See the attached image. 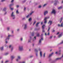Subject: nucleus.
Segmentation results:
<instances>
[{"instance_id": "1", "label": "nucleus", "mask_w": 63, "mask_h": 63, "mask_svg": "<svg viewBox=\"0 0 63 63\" xmlns=\"http://www.w3.org/2000/svg\"><path fill=\"white\" fill-rule=\"evenodd\" d=\"M10 36H14V35H8V36L7 37V38L5 40V43L6 44H8V42L7 41L8 40H9V39H10Z\"/></svg>"}, {"instance_id": "2", "label": "nucleus", "mask_w": 63, "mask_h": 63, "mask_svg": "<svg viewBox=\"0 0 63 63\" xmlns=\"http://www.w3.org/2000/svg\"><path fill=\"white\" fill-rule=\"evenodd\" d=\"M18 50L19 51H22L23 50V46H19L18 47Z\"/></svg>"}, {"instance_id": "3", "label": "nucleus", "mask_w": 63, "mask_h": 63, "mask_svg": "<svg viewBox=\"0 0 63 63\" xmlns=\"http://www.w3.org/2000/svg\"><path fill=\"white\" fill-rule=\"evenodd\" d=\"M11 16L12 18V19H15L16 18V17L15 15H14V12H12L11 15Z\"/></svg>"}, {"instance_id": "4", "label": "nucleus", "mask_w": 63, "mask_h": 63, "mask_svg": "<svg viewBox=\"0 0 63 63\" xmlns=\"http://www.w3.org/2000/svg\"><path fill=\"white\" fill-rule=\"evenodd\" d=\"M49 18V17H45L44 19V23H45V24H46V23H47V19H48V18Z\"/></svg>"}, {"instance_id": "5", "label": "nucleus", "mask_w": 63, "mask_h": 63, "mask_svg": "<svg viewBox=\"0 0 63 63\" xmlns=\"http://www.w3.org/2000/svg\"><path fill=\"white\" fill-rule=\"evenodd\" d=\"M34 13V12H32L28 14L27 16H26V17L28 18L29 17V16L32 15V14H33Z\"/></svg>"}, {"instance_id": "6", "label": "nucleus", "mask_w": 63, "mask_h": 63, "mask_svg": "<svg viewBox=\"0 0 63 63\" xmlns=\"http://www.w3.org/2000/svg\"><path fill=\"white\" fill-rule=\"evenodd\" d=\"M43 40V38H42L41 39H40L39 41L38 45H40L41 44V43H42V41Z\"/></svg>"}, {"instance_id": "7", "label": "nucleus", "mask_w": 63, "mask_h": 63, "mask_svg": "<svg viewBox=\"0 0 63 63\" xmlns=\"http://www.w3.org/2000/svg\"><path fill=\"white\" fill-rule=\"evenodd\" d=\"M56 11V10L54 9H53L51 13V14H54V15H55Z\"/></svg>"}, {"instance_id": "8", "label": "nucleus", "mask_w": 63, "mask_h": 63, "mask_svg": "<svg viewBox=\"0 0 63 63\" xmlns=\"http://www.w3.org/2000/svg\"><path fill=\"white\" fill-rule=\"evenodd\" d=\"M49 61L50 62V63H55V60H51V59H50Z\"/></svg>"}, {"instance_id": "9", "label": "nucleus", "mask_w": 63, "mask_h": 63, "mask_svg": "<svg viewBox=\"0 0 63 63\" xmlns=\"http://www.w3.org/2000/svg\"><path fill=\"white\" fill-rule=\"evenodd\" d=\"M21 59V57L20 56H18L17 58L16 59V61L17 62H18V60H20Z\"/></svg>"}, {"instance_id": "10", "label": "nucleus", "mask_w": 63, "mask_h": 63, "mask_svg": "<svg viewBox=\"0 0 63 63\" xmlns=\"http://www.w3.org/2000/svg\"><path fill=\"white\" fill-rule=\"evenodd\" d=\"M48 14V11H46L44 12V16H46V15Z\"/></svg>"}, {"instance_id": "11", "label": "nucleus", "mask_w": 63, "mask_h": 63, "mask_svg": "<svg viewBox=\"0 0 63 63\" xmlns=\"http://www.w3.org/2000/svg\"><path fill=\"white\" fill-rule=\"evenodd\" d=\"M24 29L25 30L27 29V24H26L24 25Z\"/></svg>"}, {"instance_id": "12", "label": "nucleus", "mask_w": 63, "mask_h": 63, "mask_svg": "<svg viewBox=\"0 0 63 63\" xmlns=\"http://www.w3.org/2000/svg\"><path fill=\"white\" fill-rule=\"evenodd\" d=\"M45 25H43L42 26V28L43 29V30H42V32H45V30H44V29H45Z\"/></svg>"}, {"instance_id": "13", "label": "nucleus", "mask_w": 63, "mask_h": 63, "mask_svg": "<svg viewBox=\"0 0 63 63\" xmlns=\"http://www.w3.org/2000/svg\"><path fill=\"white\" fill-rule=\"evenodd\" d=\"M52 21L50 20L49 21V22H48V24H49V25H51V24H52Z\"/></svg>"}, {"instance_id": "14", "label": "nucleus", "mask_w": 63, "mask_h": 63, "mask_svg": "<svg viewBox=\"0 0 63 63\" xmlns=\"http://www.w3.org/2000/svg\"><path fill=\"white\" fill-rule=\"evenodd\" d=\"M63 23H61V25H60L59 24H58V26L59 27H63Z\"/></svg>"}, {"instance_id": "15", "label": "nucleus", "mask_w": 63, "mask_h": 63, "mask_svg": "<svg viewBox=\"0 0 63 63\" xmlns=\"http://www.w3.org/2000/svg\"><path fill=\"white\" fill-rule=\"evenodd\" d=\"M60 58H56L55 60V61H58V60H61Z\"/></svg>"}, {"instance_id": "16", "label": "nucleus", "mask_w": 63, "mask_h": 63, "mask_svg": "<svg viewBox=\"0 0 63 63\" xmlns=\"http://www.w3.org/2000/svg\"><path fill=\"white\" fill-rule=\"evenodd\" d=\"M53 54V52L51 54H50L49 55V56H48V57L49 58H50V57Z\"/></svg>"}, {"instance_id": "17", "label": "nucleus", "mask_w": 63, "mask_h": 63, "mask_svg": "<svg viewBox=\"0 0 63 63\" xmlns=\"http://www.w3.org/2000/svg\"><path fill=\"white\" fill-rule=\"evenodd\" d=\"M43 55V54H42V52L41 51H40V56L41 57H42V56Z\"/></svg>"}, {"instance_id": "18", "label": "nucleus", "mask_w": 63, "mask_h": 63, "mask_svg": "<svg viewBox=\"0 0 63 63\" xmlns=\"http://www.w3.org/2000/svg\"><path fill=\"white\" fill-rule=\"evenodd\" d=\"M55 3H54V5H57V1L55 0L54 1Z\"/></svg>"}, {"instance_id": "19", "label": "nucleus", "mask_w": 63, "mask_h": 63, "mask_svg": "<svg viewBox=\"0 0 63 63\" xmlns=\"http://www.w3.org/2000/svg\"><path fill=\"white\" fill-rule=\"evenodd\" d=\"M16 14H19V12L18 10H16Z\"/></svg>"}, {"instance_id": "20", "label": "nucleus", "mask_w": 63, "mask_h": 63, "mask_svg": "<svg viewBox=\"0 0 63 63\" xmlns=\"http://www.w3.org/2000/svg\"><path fill=\"white\" fill-rule=\"evenodd\" d=\"M10 29V27H8L7 28V31H9Z\"/></svg>"}, {"instance_id": "21", "label": "nucleus", "mask_w": 63, "mask_h": 63, "mask_svg": "<svg viewBox=\"0 0 63 63\" xmlns=\"http://www.w3.org/2000/svg\"><path fill=\"white\" fill-rule=\"evenodd\" d=\"M62 33H61L59 36L58 37L59 38H60V37L62 36Z\"/></svg>"}, {"instance_id": "22", "label": "nucleus", "mask_w": 63, "mask_h": 63, "mask_svg": "<svg viewBox=\"0 0 63 63\" xmlns=\"http://www.w3.org/2000/svg\"><path fill=\"white\" fill-rule=\"evenodd\" d=\"M7 8L6 7H5L3 9V10L5 12H6V11L7 10Z\"/></svg>"}, {"instance_id": "23", "label": "nucleus", "mask_w": 63, "mask_h": 63, "mask_svg": "<svg viewBox=\"0 0 63 63\" xmlns=\"http://www.w3.org/2000/svg\"><path fill=\"white\" fill-rule=\"evenodd\" d=\"M31 39H29L28 41V43H31Z\"/></svg>"}, {"instance_id": "24", "label": "nucleus", "mask_w": 63, "mask_h": 63, "mask_svg": "<svg viewBox=\"0 0 63 63\" xmlns=\"http://www.w3.org/2000/svg\"><path fill=\"white\" fill-rule=\"evenodd\" d=\"M11 60H13V59L15 58V57L14 56H11Z\"/></svg>"}, {"instance_id": "25", "label": "nucleus", "mask_w": 63, "mask_h": 63, "mask_svg": "<svg viewBox=\"0 0 63 63\" xmlns=\"http://www.w3.org/2000/svg\"><path fill=\"white\" fill-rule=\"evenodd\" d=\"M20 40L21 42H22L23 41V38L22 37H21L20 38Z\"/></svg>"}, {"instance_id": "26", "label": "nucleus", "mask_w": 63, "mask_h": 63, "mask_svg": "<svg viewBox=\"0 0 63 63\" xmlns=\"http://www.w3.org/2000/svg\"><path fill=\"white\" fill-rule=\"evenodd\" d=\"M14 4L13 3L9 5V7H11L12 6H13Z\"/></svg>"}, {"instance_id": "27", "label": "nucleus", "mask_w": 63, "mask_h": 63, "mask_svg": "<svg viewBox=\"0 0 63 63\" xmlns=\"http://www.w3.org/2000/svg\"><path fill=\"white\" fill-rule=\"evenodd\" d=\"M63 19V17H62L60 19V23L61 22V21H62V19Z\"/></svg>"}, {"instance_id": "28", "label": "nucleus", "mask_w": 63, "mask_h": 63, "mask_svg": "<svg viewBox=\"0 0 63 63\" xmlns=\"http://www.w3.org/2000/svg\"><path fill=\"white\" fill-rule=\"evenodd\" d=\"M62 8H63V7L62 6H61L59 7H58V9L59 10H60V9H62Z\"/></svg>"}, {"instance_id": "29", "label": "nucleus", "mask_w": 63, "mask_h": 63, "mask_svg": "<svg viewBox=\"0 0 63 63\" xmlns=\"http://www.w3.org/2000/svg\"><path fill=\"white\" fill-rule=\"evenodd\" d=\"M0 50L1 51L3 50V47H0Z\"/></svg>"}, {"instance_id": "30", "label": "nucleus", "mask_w": 63, "mask_h": 63, "mask_svg": "<svg viewBox=\"0 0 63 63\" xmlns=\"http://www.w3.org/2000/svg\"><path fill=\"white\" fill-rule=\"evenodd\" d=\"M38 24H39V23L38 22V23H37L36 24V27H38Z\"/></svg>"}, {"instance_id": "31", "label": "nucleus", "mask_w": 63, "mask_h": 63, "mask_svg": "<svg viewBox=\"0 0 63 63\" xmlns=\"http://www.w3.org/2000/svg\"><path fill=\"white\" fill-rule=\"evenodd\" d=\"M45 57H46V53H44L43 54V57L44 58Z\"/></svg>"}, {"instance_id": "32", "label": "nucleus", "mask_w": 63, "mask_h": 63, "mask_svg": "<svg viewBox=\"0 0 63 63\" xmlns=\"http://www.w3.org/2000/svg\"><path fill=\"white\" fill-rule=\"evenodd\" d=\"M6 1V0H1L0 2H4L5 1Z\"/></svg>"}, {"instance_id": "33", "label": "nucleus", "mask_w": 63, "mask_h": 63, "mask_svg": "<svg viewBox=\"0 0 63 63\" xmlns=\"http://www.w3.org/2000/svg\"><path fill=\"white\" fill-rule=\"evenodd\" d=\"M47 3L44 4L43 6V7H45V6H46L47 5Z\"/></svg>"}, {"instance_id": "34", "label": "nucleus", "mask_w": 63, "mask_h": 63, "mask_svg": "<svg viewBox=\"0 0 63 63\" xmlns=\"http://www.w3.org/2000/svg\"><path fill=\"white\" fill-rule=\"evenodd\" d=\"M63 44V41H62L61 43H60L58 45H60V44Z\"/></svg>"}, {"instance_id": "35", "label": "nucleus", "mask_w": 63, "mask_h": 63, "mask_svg": "<svg viewBox=\"0 0 63 63\" xmlns=\"http://www.w3.org/2000/svg\"><path fill=\"white\" fill-rule=\"evenodd\" d=\"M52 37H53V36H50V37L49 39H52Z\"/></svg>"}, {"instance_id": "36", "label": "nucleus", "mask_w": 63, "mask_h": 63, "mask_svg": "<svg viewBox=\"0 0 63 63\" xmlns=\"http://www.w3.org/2000/svg\"><path fill=\"white\" fill-rule=\"evenodd\" d=\"M34 32H33L32 33V36H34Z\"/></svg>"}, {"instance_id": "37", "label": "nucleus", "mask_w": 63, "mask_h": 63, "mask_svg": "<svg viewBox=\"0 0 63 63\" xmlns=\"http://www.w3.org/2000/svg\"><path fill=\"white\" fill-rule=\"evenodd\" d=\"M19 63H25V62L23 61L22 62H20Z\"/></svg>"}, {"instance_id": "38", "label": "nucleus", "mask_w": 63, "mask_h": 63, "mask_svg": "<svg viewBox=\"0 0 63 63\" xmlns=\"http://www.w3.org/2000/svg\"><path fill=\"white\" fill-rule=\"evenodd\" d=\"M9 53H6L5 54V55H7L9 54Z\"/></svg>"}, {"instance_id": "39", "label": "nucleus", "mask_w": 63, "mask_h": 63, "mask_svg": "<svg viewBox=\"0 0 63 63\" xmlns=\"http://www.w3.org/2000/svg\"><path fill=\"white\" fill-rule=\"evenodd\" d=\"M33 57V55H31L30 56V58H32Z\"/></svg>"}, {"instance_id": "40", "label": "nucleus", "mask_w": 63, "mask_h": 63, "mask_svg": "<svg viewBox=\"0 0 63 63\" xmlns=\"http://www.w3.org/2000/svg\"><path fill=\"white\" fill-rule=\"evenodd\" d=\"M50 27H48V32H49V30H50Z\"/></svg>"}, {"instance_id": "41", "label": "nucleus", "mask_w": 63, "mask_h": 63, "mask_svg": "<svg viewBox=\"0 0 63 63\" xmlns=\"http://www.w3.org/2000/svg\"><path fill=\"white\" fill-rule=\"evenodd\" d=\"M36 21H34V22L33 23V25H34V24L36 23Z\"/></svg>"}, {"instance_id": "42", "label": "nucleus", "mask_w": 63, "mask_h": 63, "mask_svg": "<svg viewBox=\"0 0 63 63\" xmlns=\"http://www.w3.org/2000/svg\"><path fill=\"white\" fill-rule=\"evenodd\" d=\"M41 7H42V6H41V5H39L38 7V8L39 9H40V8H41Z\"/></svg>"}, {"instance_id": "43", "label": "nucleus", "mask_w": 63, "mask_h": 63, "mask_svg": "<svg viewBox=\"0 0 63 63\" xmlns=\"http://www.w3.org/2000/svg\"><path fill=\"white\" fill-rule=\"evenodd\" d=\"M12 47V45H9V48H11V47Z\"/></svg>"}, {"instance_id": "44", "label": "nucleus", "mask_w": 63, "mask_h": 63, "mask_svg": "<svg viewBox=\"0 0 63 63\" xmlns=\"http://www.w3.org/2000/svg\"><path fill=\"white\" fill-rule=\"evenodd\" d=\"M31 19H32L31 18H29V21H31Z\"/></svg>"}, {"instance_id": "45", "label": "nucleus", "mask_w": 63, "mask_h": 63, "mask_svg": "<svg viewBox=\"0 0 63 63\" xmlns=\"http://www.w3.org/2000/svg\"><path fill=\"white\" fill-rule=\"evenodd\" d=\"M14 2V0H12L11 1V3H13Z\"/></svg>"}, {"instance_id": "46", "label": "nucleus", "mask_w": 63, "mask_h": 63, "mask_svg": "<svg viewBox=\"0 0 63 63\" xmlns=\"http://www.w3.org/2000/svg\"><path fill=\"white\" fill-rule=\"evenodd\" d=\"M37 36L38 37H39V36H40V34H39V33H37Z\"/></svg>"}, {"instance_id": "47", "label": "nucleus", "mask_w": 63, "mask_h": 63, "mask_svg": "<svg viewBox=\"0 0 63 63\" xmlns=\"http://www.w3.org/2000/svg\"><path fill=\"white\" fill-rule=\"evenodd\" d=\"M13 49H14V48L13 47H12L11 49V51H12L13 50Z\"/></svg>"}, {"instance_id": "48", "label": "nucleus", "mask_w": 63, "mask_h": 63, "mask_svg": "<svg viewBox=\"0 0 63 63\" xmlns=\"http://www.w3.org/2000/svg\"><path fill=\"white\" fill-rule=\"evenodd\" d=\"M25 2H26V0H25L22 1L23 3H25Z\"/></svg>"}, {"instance_id": "49", "label": "nucleus", "mask_w": 63, "mask_h": 63, "mask_svg": "<svg viewBox=\"0 0 63 63\" xmlns=\"http://www.w3.org/2000/svg\"><path fill=\"white\" fill-rule=\"evenodd\" d=\"M63 58V54L62 56L60 57L61 59H62V58Z\"/></svg>"}, {"instance_id": "50", "label": "nucleus", "mask_w": 63, "mask_h": 63, "mask_svg": "<svg viewBox=\"0 0 63 63\" xmlns=\"http://www.w3.org/2000/svg\"><path fill=\"white\" fill-rule=\"evenodd\" d=\"M9 62V61H6L5 62V63H7Z\"/></svg>"}, {"instance_id": "51", "label": "nucleus", "mask_w": 63, "mask_h": 63, "mask_svg": "<svg viewBox=\"0 0 63 63\" xmlns=\"http://www.w3.org/2000/svg\"><path fill=\"white\" fill-rule=\"evenodd\" d=\"M35 50L36 52H38V50L36 49H35Z\"/></svg>"}, {"instance_id": "52", "label": "nucleus", "mask_w": 63, "mask_h": 63, "mask_svg": "<svg viewBox=\"0 0 63 63\" xmlns=\"http://www.w3.org/2000/svg\"><path fill=\"white\" fill-rule=\"evenodd\" d=\"M26 7H24V11H26Z\"/></svg>"}, {"instance_id": "53", "label": "nucleus", "mask_w": 63, "mask_h": 63, "mask_svg": "<svg viewBox=\"0 0 63 63\" xmlns=\"http://www.w3.org/2000/svg\"><path fill=\"white\" fill-rule=\"evenodd\" d=\"M11 11H13L14 10V8H11Z\"/></svg>"}, {"instance_id": "54", "label": "nucleus", "mask_w": 63, "mask_h": 63, "mask_svg": "<svg viewBox=\"0 0 63 63\" xmlns=\"http://www.w3.org/2000/svg\"><path fill=\"white\" fill-rule=\"evenodd\" d=\"M36 57H38V53H36Z\"/></svg>"}, {"instance_id": "55", "label": "nucleus", "mask_w": 63, "mask_h": 63, "mask_svg": "<svg viewBox=\"0 0 63 63\" xmlns=\"http://www.w3.org/2000/svg\"><path fill=\"white\" fill-rule=\"evenodd\" d=\"M25 17H24L22 18V20H25Z\"/></svg>"}, {"instance_id": "56", "label": "nucleus", "mask_w": 63, "mask_h": 63, "mask_svg": "<svg viewBox=\"0 0 63 63\" xmlns=\"http://www.w3.org/2000/svg\"><path fill=\"white\" fill-rule=\"evenodd\" d=\"M39 51H41V48H39Z\"/></svg>"}, {"instance_id": "57", "label": "nucleus", "mask_w": 63, "mask_h": 63, "mask_svg": "<svg viewBox=\"0 0 63 63\" xmlns=\"http://www.w3.org/2000/svg\"><path fill=\"white\" fill-rule=\"evenodd\" d=\"M19 29H18L17 30V32H18V31H19Z\"/></svg>"}, {"instance_id": "58", "label": "nucleus", "mask_w": 63, "mask_h": 63, "mask_svg": "<svg viewBox=\"0 0 63 63\" xmlns=\"http://www.w3.org/2000/svg\"><path fill=\"white\" fill-rule=\"evenodd\" d=\"M34 40H36V36L34 37Z\"/></svg>"}, {"instance_id": "59", "label": "nucleus", "mask_w": 63, "mask_h": 63, "mask_svg": "<svg viewBox=\"0 0 63 63\" xmlns=\"http://www.w3.org/2000/svg\"><path fill=\"white\" fill-rule=\"evenodd\" d=\"M50 34V33H49V32H48V33L47 34V35H48V36H49V35Z\"/></svg>"}, {"instance_id": "60", "label": "nucleus", "mask_w": 63, "mask_h": 63, "mask_svg": "<svg viewBox=\"0 0 63 63\" xmlns=\"http://www.w3.org/2000/svg\"><path fill=\"white\" fill-rule=\"evenodd\" d=\"M7 12H6L5 13H4V15H6L7 14Z\"/></svg>"}, {"instance_id": "61", "label": "nucleus", "mask_w": 63, "mask_h": 63, "mask_svg": "<svg viewBox=\"0 0 63 63\" xmlns=\"http://www.w3.org/2000/svg\"><path fill=\"white\" fill-rule=\"evenodd\" d=\"M12 34H13V33H14V31H12Z\"/></svg>"}, {"instance_id": "62", "label": "nucleus", "mask_w": 63, "mask_h": 63, "mask_svg": "<svg viewBox=\"0 0 63 63\" xmlns=\"http://www.w3.org/2000/svg\"><path fill=\"white\" fill-rule=\"evenodd\" d=\"M18 7H19V5H17L16 7L18 8Z\"/></svg>"}, {"instance_id": "63", "label": "nucleus", "mask_w": 63, "mask_h": 63, "mask_svg": "<svg viewBox=\"0 0 63 63\" xmlns=\"http://www.w3.org/2000/svg\"><path fill=\"white\" fill-rule=\"evenodd\" d=\"M55 53V54H58V52H56Z\"/></svg>"}, {"instance_id": "64", "label": "nucleus", "mask_w": 63, "mask_h": 63, "mask_svg": "<svg viewBox=\"0 0 63 63\" xmlns=\"http://www.w3.org/2000/svg\"><path fill=\"white\" fill-rule=\"evenodd\" d=\"M4 61H2L1 62V63H3Z\"/></svg>"}]
</instances>
